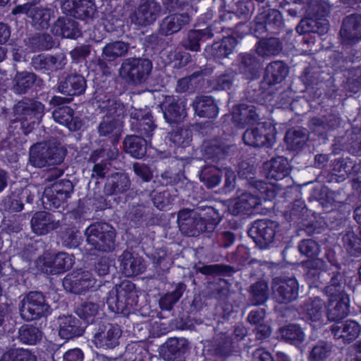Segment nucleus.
<instances>
[{"label":"nucleus","mask_w":361,"mask_h":361,"mask_svg":"<svg viewBox=\"0 0 361 361\" xmlns=\"http://www.w3.org/2000/svg\"><path fill=\"white\" fill-rule=\"evenodd\" d=\"M341 119L336 115H329L324 119L320 118H313L311 121V130L320 136L331 130H334L340 126Z\"/></svg>","instance_id":"nucleus-43"},{"label":"nucleus","mask_w":361,"mask_h":361,"mask_svg":"<svg viewBox=\"0 0 361 361\" xmlns=\"http://www.w3.org/2000/svg\"><path fill=\"white\" fill-rule=\"evenodd\" d=\"M73 192V185L70 180L56 181L49 190L44 191L42 198L44 207L49 210L59 209L71 197Z\"/></svg>","instance_id":"nucleus-11"},{"label":"nucleus","mask_w":361,"mask_h":361,"mask_svg":"<svg viewBox=\"0 0 361 361\" xmlns=\"http://www.w3.org/2000/svg\"><path fill=\"white\" fill-rule=\"evenodd\" d=\"M31 228L37 235H44L60 227L59 220H56L54 214L46 211H39L34 214L31 221Z\"/></svg>","instance_id":"nucleus-21"},{"label":"nucleus","mask_w":361,"mask_h":361,"mask_svg":"<svg viewBox=\"0 0 361 361\" xmlns=\"http://www.w3.org/2000/svg\"><path fill=\"white\" fill-rule=\"evenodd\" d=\"M121 258L120 268L127 277L137 276L145 271L146 266L142 257H135L129 251H124Z\"/></svg>","instance_id":"nucleus-33"},{"label":"nucleus","mask_w":361,"mask_h":361,"mask_svg":"<svg viewBox=\"0 0 361 361\" xmlns=\"http://www.w3.org/2000/svg\"><path fill=\"white\" fill-rule=\"evenodd\" d=\"M56 122L66 126L71 131L79 130L82 127L80 118L75 116L74 110L68 106L56 107L52 112Z\"/></svg>","instance_id":"nucleus-32"},{"label":"nucleus","mask_w":361,"mask_h":361,"mask_svg":"<svg viewBox=\"0 0 361 361\" xmlns=\"http://www.w3.org/2000/svg\"><path fill=\"white\" fill-rule=\"evenodd\" d=\"M202 152L205 159L218 163L226 157V145L216 138L204 140Z\"/></svg>","instance_id":"nucleus-39"},{"label":"nucleus","mask_w":361,"mask_h":361,"mask_svg":"<svg viewBox=\"0 0 361 361\" xmlns=\"http://www.w3.org/2000/svg\"><path fill=\"white\" fill-rule=\"evenodd\" d=\"M232 119L240 128L256 124V126L247 128L243 133L245 145L253 147H272L275 143L277 134L275 126L270 122L258 123L259 116L254 106L239 104L233 109Z\"/></svg>","instance_id":"nucleus-1"},{"label":"nucleus","mask_w":361,"mask_h":361,"mask_svg":"<svg viewBox=\"0 0 361 361\" xmlns=\"http://www.w3.org/2000/svg\"><path fill=\"white\" fill-rule=\"evenodd\" d=\"M190 21V16L187 13H174L169 15L163 19L160 24V33L165 36L176 33Z\"/></svg>","instance_id":"nucleus-35"},{"label":"nucleus","mask_w":361,"mask_h":361,"mask_svg":"<svg viewBox=\"0 0 361 361\" xmlns=\"http://www.w3.org/2000/svg\"><path fill=\"white\" fill-rule=\"evenodd\" d=\"M75 263V257L64 252H59L54 256V274H61L70 270Z\"/></svg>","instance_id":"nucleus-58"},{"label":"nucleus","mask_w":361,"mask_h":361,"mask_svg":"<svg viewBox=\"0 0 361 361\" xmlns=\"http://www.w3.org/2000/svg\"><path fill=\"white\" fill-rule=\"evenodd\" d=\"M63 286L69 293H85L95 292L100 284L89 273H83L79 279L72 280L67 276L63 281Z\"/></svg>","instance_id":"nucleus-23"},{"label":"nucleus","mask_w":361,"mask_h":361,"mask_svg":"<svg viewBox=\"0 0 361 361\" xmlns=\"http://www.w3.org/2000/svg\"><path fill=\"white\" fill-rule=\"evenodd\" d=\"M22 224L19 217L10 216L4 219L1 226L0 235L6 242L8 243V247L15 248L18 240L21 236Z\"/></svg>","instance_id":"nucleus-31"},{"label":"nucleus","mask_w":361,"mask_h":361,"mask_svg":"<svg viewBox=\"0 0 361 361\" xmlns=\"http://www.w3.org/2000/svg\"><path fill=\"white\" fill-rule=\"evenodd\" d=\"M63 6L71 16L82 20L92 19L97 12L92 0H66Z\"/></svg>","instance_id":"nucleus-22"},{"label":"nucleus","mask_w":361,"mask_h":361,"mask_svg":"<svg viewBox=\"0 0 361 361\" xmlns=\"http://www.w3.org/2000/svg\"><path fill=\"white\" fill-rule=\"evenodd\" d=\"M37 75L31 72H18L14 78L13 88L18 94H25L28 92L37 82Z\"/></svg>","instance_id":"nucleus-50"},{"label":"nucleus","mask_w":361,"mask_h":361,"mask_svg":"<svg viewBox=\"0 0 361 361\" xmlns=\"http://www.w3.org/2000/svg\"><path fill=\"white\" fill-rule=\"evenodd\" d=\"M255 189V194L243 193L236 198V204H243L247 215L254 214V210L264 202L272 201L279 193L281 188L277 184L268 183L264 180H254L250 182Z\"/></svg>","instance_id":"nucleus-4"},{"label":"nucleus","mask_w":361,"mask_h":361,"mask_svg":"<svg viewBox=\"0 0 361 361\" xmlns=\"http://www.w3.org/2000/svg\"><path fill=\"white\" fill-rule=\"evenodd\" d=\"M284 20L281 11L271 8L269 5L259 9L250 26L251 32L257 38L263 35H279L284 31Z\"/></svg>","instance_id":"nucleus-3"},{"label":"nucleus","mask_w":361,"mask_h":361,"mask_svg":"<svg viewBox=\"0 0 361 361\" xmlns=\"http://www.w3.org/2000/svg\"><path fill=\"white\" fill-rule=\"evenodd\" d=\"M298 247L301 255L312 260L317 259L321 252L320 245L312 239L301 240Z\"/></svg>","instance_id":"nucleus-62"},{"label":"nucleus","mask_w":361,"mask_h":361,"mask_svg":"<svg viewBox=\"0 0 361 361\" xmlns=\"http://www.w3.org/2000/svg\"><path fill=\"white\" fill-rule=\"evenodd\" d=\"M49 307L44 295H27V301L23 302L20 311L25 320L32 321L45 316Z\"/></svg>","instance_id":"nucleus-15"},{"label":"nucleus","mask_w":361,"mask_h":361,"mask_svg":"<svg viewBox=\"0 0 361 361\" xmlns=\"http://www.w3.org/2000/svg\"><path fill=\"white\" fill-rule=\"evenodd\" d=\"M52 33L62 38L76 39L82 35L78 23L67 17H59L51 27Z\"/></svg>","instance_id":"nucleus-30"},{"label":"nucleus","mask_w":361,"mask_h":361,"mask_svg":"<svg viewBox=\"0 0 361 361\" xmlns=\"http://www.w3.org/2000/svg\"><path fill=\"white\" fill-rule=\"evenodd\" d=\"M0 361H37V356L28 349L16 348L4 353Z\"/></svg>","instance_id":"nucleus-60"},{"label":"nucleus","mask_w":361,"mask_h":361,"mask_svg":"<svg viewBox=\"0 0 361 361\" xmlns=\"http://www.w3.org/2000/svg\"><path fill=\"white\" fill-rule=\"evenodd\" d=\"M65 157L64 151L56 146L36 143L30 149L29 162L36 168L54 166L61 164Z\"/></svg>","instance_id":"nucleus-8"},{"label":"nucleus","mask_w":361,"mask_h":361,"mask_svg":"<svg viewBox=\"0 0 361 361\" xmlns=\"http://www.w3.org/2000/svg\"><path fill=\"white\" fill-rule=\"evenodd\" d=\"M271 293H298L299 284L295 277L278 276L273 279Z\"/></svg>","instance_id":"nucleus-44"},{"label":"nucleus","mask_w":361,"mask_h":361,"mask_svg":"<svg viewBox=\"0 0 361 361\" xmlns=\"http://www.w3.org/2000/svg\"><path fill=\"white\" fill-rule=\"evenodd\" d=\"M190 350L189 342L184 338H169L161 346L160 355L167 361H185Z\"/></svg>","instance_id":"nucleus-19"},{"label":"nucleus","mask_w":361,"mask_h":361,"mask_svg":"<svg viewBox=\"0 0 361 361\" xmlns=\"http://www.w3.org/2000/svg\"><path fill=\"white\" fill-rule=\"evenodd\" d=\"M94 332V342L97 348L113 349L119 343L122 331L116 324L99 323L92 327Z\"/></svg>","instance_id":"nucleus-13"},{"label":"nucleus","mask_w":361,"mask_h":361,"mask_svg":"<svg viewBox=\"0 0 361 361\" xmlns=\"http://www.w3.org/2000/svg\"><path fill=\"white\" fill-rule=\"evenodd\" d=\"M131 182L128 174L114 172L109 176L104 186V193L106 196L125 194L130 188Z\"/></svg>","instance_id":"nucleus-28"},{"label":"nucleus","mask_w":361,"mask_h":361,"mask_svg":"<svg viewBox=\"0 0 361 361\" xmlns=\"http://www.w3.org/2000/svg\"><path fill=\"white\" fill-rule=\"evenodd\" d=\"M195 114L200 118H216L219 113V108L212 96H197L192 104Z\"/></svg>","instance_id":"nucleus-29"},{"label":"nucleus","mask_w":361,"mask_h":361,"mask_svg":"<svg viewBox=\"0 0 361 361\" xmlns=\"http://www.w3.org/2000/svg\"><path fill=\"white\" fill-rule=\"evenodd\" d=\"M98 102L101 112L104 114L97 128L98 133L101 137L112 139L113 143L117 142L121 135L123 119L127 115L126 108L120 99L116 98H107Z\"/></svg>","instance_id":"nucleus-2"},{"label":"nucleus","mask_w":361,"mask_h":361,"mask_svg":"<svg viewBox=\"0 0 361 361\" xmlns=\"http://www.w3.org/2000/svg\"><path fill=\"white\" fill-rule=\"evenodd\" d=\"M249 251L244 245H238L235 252L227 253V262L236 265H227V277L231 276L233 273L241 270L244 266L249 264Z\"/></svg>","instance_id":"nucleus-41"},{"label":"nucleus","mask_w":361,"mask_h":361,"mask_svg":"<svg viewBox=\"0 0 361 361\" xmlns=\"http://www.w3.org/2000/svg\"><path fill=\"white\" fill-rule=\"evenodd\" d=\"M44 104L34 99L25 98L15 105L14 113L25 135L30 133L35 126L39 123L44 116Z\"/></svg>","instance_id":"nucleus-6"},{"label":"nucleus","mask_w":361,"mask_h":361,"mask_svg":"<svg viewBox=\"0 0 361 361\" xmlns=\"http://www.w3.org/2000/svg\"><path fill=\"white\" fill-rule=\"evenodd\" d=\"M259 39L255 45L256 52L259 56H276L281 52L283 44L279 38L263 35Z\"/></svg>","instance_id":"nucleus-40"},{"label":"nucleus","mask_w":361,"mask_h":361,"mask_svg":"<svg viewBox=\"0 0 361 361\" xmlns=\"http://www.w3.org/2000/svg\"><path fill=\"white\" fill-rule=\"evenodd\" d=\"M263 167L267 171L266 176L269 180H283L290 173L288 161L282 156L272 158L269 161L265 162Z\"/></svg>","instance_id":"nucleus-34"},{"label":"nucleus","mask_w":361,"mask_h":361,"mask_svg":"<svg viewBox=\"0 0 361 361\" xmlns=\"http://www.w3.org/2000/svg\"><path fill=\"white\" fill-rule=\"evenodd\" d=\"M87 243L94 250L109 252L114 249L116 232L107 223L97 222L85 230Z\"/></svg>","instance_id":"nucleus-5"},{"label":"nucleus","mask_w":361,"mask_h":361,"mask_svg":"<svg viewBox=\"0 0 361 361\" xmlns=\"http://www.w3.org/2000/svg\"><path fill=\"white\" fill-rule=\"evenodd\" d=\"M227 30H231V34H227V56L232 54L243 38L251 32L250 27L248 28L246 23L240 21L237 23L233 29L228 28Z\"/></svg>","instance_id":"nucleus-48"},{"label":"nucleus","mask_w":361,"mask_h":361,"mask_svg":"<svg viewBox=\"0 0 361 361\" xmlns=\"http://www.w3.org/2000/svg\"><path fill=\"white\" fill-rule=\"evenodd\" d=\"M281 338L286 343L296 346L301 344L305 338V334L298 324H288L279 329Z\"/></svg>","instance_id":"nucleus-45"},{"label":"nucleus","mask_w":361,"mask_h":361,"mask_svg":"<svg viewBox=\"0 0 361 361\" xmlns=\"http://www.w3.org/2000/svg\"><path fill=\"white\" fill-rule=\"evenodd\" d=\"M324 302L319 297L310 299L303 306L308 319L313 322L319 321L323 316Z\"/></svg>","instance_id":"nucleus-56"},{"label":"nucleus","mask_w":361,"mask_h":361,"mask_svg":"<svg viewBox=\"0 0 361 361\" xmlns=\"http://www.w3.org/2000/svg\"><path fill=\"white\" fill-rule=\"evenodd\" d=\"M59 322V336L66 340L82 336L87 327L85 322L73 315L61 316Z\"/></svg>","instance_id":"nucleus-24"},{"label":"nucleus","mask_w":361,"mask_h":361,"mask_svg":"<svg viewBox=\"0 0 361 361\" xmlns=\"http://www.w3.org/2000/svg\"><path fill=\"white\" fill-rule=\"evenodd\" d=\"M289 73L288 65L282 61H274L269 63L264 71L261 87L265 88L266 85L271 87L282 82Z\"/></svg>","instance_id":"nucleus-25"},{"label":"nucleus","mask_w":361,"mask_h":361,"mask_svg":"<svg viewBox=\"0 0 361 361\" xmlns=\"http://www.w3.org/2000/svg\"><path fill=\"white\" fill-rule=\"evenodd\" d=\"M350 157H341L332 161V179L336 182L344 181L352 176L353 188L361 191V159L357 162Z\"/></svg>","instance_id":"nucleus-9"},{"label":"nucleus","mask_w":361,"mask_h":361,"mask_svg":"<svg viewBox=\"0 0 361 361\" xmlns=\"http://www.w3.org/2000/svg\"><path fill=\"white\" fill-rule=\"evenodd\" d=\"M342 44L353 46L361 41V14L353 13L345 16L339 31Z\"/></svg>","instance_id":"nucleus-14"},{"label":"nucleus","mask_w":361,"mask_h":361,"mask_svg":"<svg viewBox=\"0 0 361 361\" xmlns=\"http://www.w3.org/2000/svg\"><path fill=\"white\" fill-rule=\"evenodd\" d=\"M168 138L170 142L173 144L174 153L177 154L178 151L181 153L183 149L190 145L192 140V132L188 127L177 125L169 132Z\"/></svg>","instance_id":"nucleus-36"},{"label":"nucleus","mask_w":361,"mask_h":361,"mask_svg":"<svg viewBox=\"0 0 361 361\" xmlns=\"http://www.w3.org/2000/svg\"><path fill=\"white\" fill-rule=\"evenodd\" d=\"M42 336V330L32 324H23L18 331V338L26 345H36L41 341Z\"/></svg>","instance_id":"nucleus-49"},{"label":"nucleus","mask_w":361,"mask_h":361,"mask_svg":"<svg viewBox=\"0 0 361 361\" xmlns=\"http://www.w3.org/2000/svg\"><path fill=\"white\" fill-rule=\"evenodd\" d=\"M237 62L236 71L243 75V78L251 81L259 78L261 62L254 54L241 53Z\"/></svg>","instance_id":"nucleus-20"},{"label":"nucleus","mask_w":361,"mask_h":361,"mask_svg":"<svg viewBox=\"0 0 361 361\" xmlns=\"http://www.w3.org/2000/svg\"><path fill=\"white\" fill-rule=\"evenodd\" d=\"M331 331L335 339L341 340L344 343H350L360 333V326L353 320L337 322L331 326Z\"/></svg>","instance_id":"nucleus-26"},{"label":"nucleus","mask_w":361,"mask_h":361,"mask_svg":"<svg viewBox=\"0 0 361 361\" xmlns=\"http://www.w3.org/2000/svg\"><path fill=\"white\" fill-rule=\"evenodd\" d=\"M348 295H329L327 309V317L330 321H339L345 317L349 312Z\"/></svg>","instance_id":"nucleus-27"},{"label":"nucleus","mask_w":361,"mask_h":361,"mask_svg":"<svg viewBox=\"0 0 361 361\" xmlns=\"http://www.w3.org/2000/svg\"><path fill=\"white\" fill-rule=\"evenodd\" d=\"M30 43L34 49L49 50L54 47L53 37L49 34H37L30 38Z\"/></svg>","instance_id":"nucleus-64"},{"label":"nucleus","mask_w":361,"mask_h":361,"mask_svg":"<svg viewBox=\"0 0 361 361\" xmlns=\"http://www.w3.org/2000/svg\"><path fill=\"white\" fill-rule=\"evenodd\" d=\"M129 49V44L123 41H114L106 44L103 48L102 56L108 61H114L120 56H124Z\"/></svg>","instance_id":"nucleus-54"},{"label":"nucleus","mask_w":361,"mask_h":361,"mask_svg":"<svg viewBox=\"0 0 361 361\" xmlns=\"http://www.w3.org/2000/svg\"><path fill=\"white\" fill-rule=\"evenodd\" d=\"M184 104L183 102L176 99L172 97L169 99L163 111L164 117L166 122L169 123H179L184 118Z\"/></svg>","instance_id":"nucleus-42"},{"label":"nucleus","mask_w":361,"mask_h":361,"mask_svg":"<svg viewBox=\"0 0 361 361\" xmlns=\"http://www.w3.org/2000/svg\"><path fill=\"white\" fill-rule=\"evenodd\" d=\"M161 6L154 0H142L137 8L130 15L131 22L140 26L152 24L158 18Z\"/></svg>","instance_id":"nucleus-17"},{"label":"nucleus","mask_w":361,"mask_h":361,"mask_svg":"<svg viewBox=\"0 0 361 361\" xmlns=\"http://www.w3.org/2000/svg\"><path fill=\"white\" fill-rule=\"evenodd\" d=\"M332 352L331 343L324 341H319L310 350L308 360L310 361H323L328 358Z\"/></svg>","instance_id":"nucleus-59"},{"label":"nucleus","mask_w":361,"mask_h":361,"mask_svg":"<svg viewBox=\"0 0 361 361\" xmlns=\"http://www.w3.org/2000/svg\"><path fill=\"white\" fill-rule=\"evenodd\" d=\"M66 63L67 59L64 55H51L49 54L35 55L30 63L35 71L48 75L63 69Z\"/></svg>","instance_id":"nucleus-16"},{"label":"nucleus","mask_w":361,"mask_h":361,"mask_svg":"<svg viewBox=\"0 0 361 361\" xmlns=\"http://www.w3.org/2000/svg\"><path fill=\"white\" fill-rule=\"evenodd\" d=\"M343 245L348 252L353 256L361 255V238L354 232H348L343 236Z\"/></svg>","instance_id":"nucleus-63"},{"label":"nucleus","mask_w":361,"mask_h":361,"mask_svg":"<svg viewBox=\"0 0 361 361\" xmlns=\"http://www.w3.org/2000/svg\"><path fill=\"white\" fill-rule=\"evenodd\" d=\"M151 140L135 133L128 135L123 140L124 151L135 159H142L146 155L147 145Z\"/></svg>","instance_id":"nucleus-37"},{"label":"nucleus","mask_w":361,"mask_h":361,"mask_svg":"<svg viewBox=\"0 0 361 361\" xmlns=\"http://www.w3.org/2000/svg\"><path fill=\"white\" fill-rule=\"evenodd\" d=\"M28 16L32 19V25L37 30H45L50 26V11L47 8L34 7L30 9Z\"/></svg>","instance_id":"nucleus-53"},{"label":"nucleus","mask_w":361,"mask_h":361,"mask_svg":"<svg viewBox=\"0 0 361 361\" xmlns=\"http://www.w3.org/2000/svg\"><path fill=\"white\" fill-rule=\"evenodd\" d=\"M284 140L290 149L298 151L302 149L307 137L303 130H289L286 133Z\"/></svg>","instance_id":"nucleus-57"},{"label":"nucleus","mask_w":361,"mask_h":361,"mask_svg":"<svg viewBox=\"0 0 361 361\" xmlns=\"http://www.w3.org/2000/svg\"><path fill=\"white\" fill-rule=\"evenodd\" d=\"M86 88L87 80L83 75L77 73L63 75L57 82L58 92L73 98L83 94Z\"/></svg>","instance_id":"nucleus-18"},{"label":"nucleus","mask_w":361,"mask_h":361,"mask_svg":"<svg viewBox=\"0 0 361 361\" xmlns=\"http://www.w3.org/2000/svg\"><path fill=\"white\" fill-rule=\"evenodd\" d=\"M130 116L132 131L152 140L157 128L152 111L149 109H135Z\"/></svg>","instance_id":"nucleus-12"},{"label":"nucleus","mask_w":361,"mask_h":361,"mask_svg":"<svg viewBox=\"0 0 361 361\" xmlns=\"http://www.w3.org/2000/svg\"><path fill=\"white\" fill-rule=\"evenodd\" d=\"M217 169L213 166H204L200 173V180L207 188H213L221 181Z\"/></svg>","instance_id":"nucleus-61"},{"label":"nucleus","mask_w":361,"mask_h":361,"mask_svg":"<svg viewBox=\"0 0 361 361\" xmlns=\"http://www.w3.org/2000/svg\"><path fill=\"white\" fill-rule=\"evenodd\" d=\"M99 312V305L93 302H84L77 307L75 313L86 324H93Z\"/></svg>","instance_id":"nucleus-55"},{"label":"nucleus","mask_w":361,"mask_h":361,"mask_svg":"<svg viewBox=\"0 0 361 361\" xmlns=\"http://www.w3.org/2000/svg\"><path fill=\"white\" fill-rule=\"evenodd\" d=\"M226 37L223 36L220 41H214L212 45H207L204 50V55L208 60L216 63H223L226 58Z\"/></svg>","instance_id":"nucleus-52"},{"label":"nucleus","mask_w":361,"mask_h":361,"mask_svg":"<svg viewBox=\"0 0 361 361\" xmlns=\"http://www.w3.org/2000/svg\"><path fill=\"white\" fill-rule=\"evenodd\" d=\"M149 192L154 206L161 211L166 210L173 204L176 195L172 194L168 189L159 190L153 189L146 190Z\"/></svg>","instance_id":"nucleus-47"},{"label":"nucleus","mask_w":361,"mask_h":361,"mask_svg":"<svg viewBox=\"0 0 361 361\" xmlns=\"http://www.w3.org/2000/svg\"><path fill=\"white\" fill-rule=\"evenodd\" d=\"M137 295H109L106 304L111 312L116 314H126L133 306L137 305Z\"/></svg>","instance_id":"nucleus-38"},{"label":"nucleus","mask_w":361,"mask_h":361,"mask_svg":"<svg viewBox=\"0 0 361 361\" xmlns=\"http://www.w3.org/2000/svg\"><path fill=\"white\" fill-rule=\"evenodd\" d=\"M152 69V63L149 59L128 58L122 63L119 75L128 84L137 85L147 80Z\"/></svg>","instance_id":"nucleus-7"},{"label":"nucleus","mask_w":361,"mask_h":361,"mask_svg":"<svg viewBox=\"0 0 361 361\" xmlns=\"http://www.w3.org/2000/svg\"><path fill=\"white\" fill-rule=\"evenodd\" d=\"M212 38L209 27L192 29L188 32L185 47L192 51L200 50V42Z\"/></svg>","instance_id":"nucleus-46"},{"label":"nucleus","mask_w":361,"mask_h":361,"mask_svg":"<svg viewBox=\"0 0 361 361\" xmlns=\"http://www.w3.org/2000/svg\"><path fill=\"white\" fill-rule=\"evenodd\" d=\"M279 226V223L275 221L258 219L252 223L247 234L257 246L261 249H267L274 242Z\"/></svg>","instance_id":"nucleus-10"},{"label":"nucleus","mask_w":361,"mask_h":361,"mask_svg":"<svg viewBox=\"0 0 361 361\" xmlns=\"http://www.w3.org/2000/svg\"><path fill=\"white\" fill-rule=\"evenodd\" d=\"M59 238L62 245L68 249L77 248L83 240L80 232L74 226H68L62 230Z\"/></svg>","instance_id":"nucleus-51"}]
</instances>
